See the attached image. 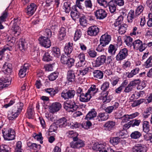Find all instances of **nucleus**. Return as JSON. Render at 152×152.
Here are the masks:
<instances>
[{"label": "nucleus", "instance_id": "1", "mask_svg": "<svg viewBox=\"0 0 152 152\" xmlns=\"http://www.w3.org/2000/svg\"><path fill=\"white\" fill-rule=\"evenodd\" d=\"M24 106L23 103L20 102L17 104L12 109L8 112V117L10 120L16 118L21 112Z\"/></svg>", "mask_w": 152, "mask_h": 152}, {"label": "nucleus", "instance_id": "2", "mask_svg": "<svg viewBox=\"0 0 152 152\" xmlns=\"http://www.w3.org/2000/svg\"><path fill=\"white\" fill-rule=\"evenodd\" d=\"M64 107L67 112L70 113L76 111L78 107L74 101H68L64 103Z\"/></svg>", "mask_w": 152, "mask_h": 152}, {"label": "nucleus", "instance_id": "3", "mask_svg": "<svg viewBox=\"0 0 152 152\" xmlns=\"http://www.w3.org/2000/svg\"><path fill=\"white\" fill-rule=\"evenodd\" d=\"M3 137L4 140H11L15 139V133L14 130L12 128H9L4 131H2Z\"/></svg>", "mask_w": 152, "mask_h": 152}, {"label": "nucleus", "instance_id": "4", "mask_svg": "<svg viewBox=\"0 0 152 152\" xmlns=\"http://www.w3.org/2000/svg\"><path fill=\"white\" fill-rule=\"evenodd\" d=\"M84 142L80 139H78L77 137L73 138V141L70 143V145L71 148H79L84 146Z\"/></svg>", "mask_w": 152, "mask_h": 152}, {"label": "nucleus", "instance_id": "5", "mask_svg": "<svg viewBox=\"0 0 152 152\" xmlns=\"http://www.w3.org/2000/svg\"><path fill=\"white\" fill-rule=\"evenodd\" d=\"M129 55L128 50L126 48L121 49L116 55L115 58L118 61H121L125 59Z\"/></svg>", "mask_w": 152, "mask_h": 152}, {"label": "nucleus", "instance_id": "6", "mask_svg": "<svg viewBox=\"0 0 152 152\" xmlns=\"http://www.w3.org/2000/svg\"><path fill=\"white\" fill-rule=\"evenodd\" d=\"M134 48L136 50H139L140 52L144 50L147 47V45L145 43H142V41L139 39L136 40L132 43Z\"/></svg>", "mask_w": 152, "mask_h": 152}, {"label": "nucleus", "instance_id": "7", "mask_svg": "<svg viewBox=\"0 0 152 152\" xmlns=\"http://www.w3.org/2000/svg\"><path fill=\"white\" fill-rule=\"evenodd\" d=\"M75 94L74 90L63 91L61 93V97L64 99H68L73 98Z\"/></svg>", "mask_w": 152, "mask_h": 152}, {"label": "nucleus", "instance_id": "8", "mask_svg": "<svg viewBox=\"0 0 152 152\" xmlns=\"http://www.w3.org/2000/svg\"><path fill=\"white\" fill-rule=\"evenodd\" d=\"M111 40V37L107 34L102 35L100 39V42L101 45L104 47L108 45Z\"/></svg>", "mask_w": 152, "mask_h": 152}, {"label": "nucleus", "instance_id": "9", "mask_svg": "<svg viewBox=\"0 0 152 152\" xmlns=\"http://www.w3.org/2000/svg\"><path fill=\"white\" fill-rule=\"evenodd\" d=\"M106 57L102 55L99 56L94 61L93 63L94 66L98 67L103 65L106 61Z\"/></svg>", "mask_w": 152, "mask_h": 152}, {"label": "nucleus", "instance_id": "10", "mask_svg": "<svg viewBox=\"0 0 152 152\" xmlns=\"http://www.w3.org/2000/svg\"><path fill=\"white\" fill-rule=\"evenodd\" d=\"M94 14L96 19L99 20L104 19L107 15V13L105 10L102 9L97 10L94 11Z\"/></svg>", "mask_w": 152, "mask_h": 152}, {"label": "nucleus", "instance_id": "11", "mask_svg": "<svg viewBox=\"0 0 152 152\" xmlns=\"http://www.w3.org/2000/svg\"><path fill=\"white\" fill-rule=\"evenodd\" d=\"M61 104L59 102H55L53 103L49 107V112L51 113H54L58 111L61 108Z\"/></svg>", "mask_w": 152, "mask_h": 152}, {"label": "nucleus", "instance_id": "12", "mask_svg": "<svg viewBox=\"0 0 152 152\" xmlns=\"http://www.w3.org/2000/svg\"><path fill=\"white\" fill-rule=\"evenodd\" d=\"M11 79L10 77H5L0 79V89L8 87L11 84Z\"/></svg>", "mask_w": 152, "mask_h": 152}, {"label": "nucleus", "instance_id": "13", "mask_svg": "<svg viewBox=\"0 0 152 152\" xmlns=\"http://www.w3.org/2000/svg\"><path fill=\"white\" fill-rule=\"evenodd\" d=\"M37 6L34 3H32L28 6L26 9V12L27 14L29 16H32L36 11Z\"/></svg>", "mask_w": 152, "mask_h": 152}, {"label": "nucleus", "instance_id": "14", "mask_svg": "<svg viewBox=\"0 0 152 152\" xmlns=\"http://www.w3.org/2000/svg\"><path fill=\"white\" fill-rule=\"evenodd\" d=\"M99 32V28L95 26L89 27L87 31L88 35L91 36H94L97 35Z\"/></svg>", "mask_w": 152, "mask_h": 152}, {"label": "nucleus", "instance_id": "15", "mask_svg": "<svg viewBox=\"0 0 152 152\" xmlns=\"http://www.w3.org/2000/svg\"><path fill=\"white\" fill-rule=\"evenodd\" d=\"M39 43L42 46L48 48L50 47L51 42L49 38L41 36L39 39Z\"/></svg>", "mask_w": 152, "mask_h": 152}, {"label": "nucleus", "instance_id": "16", "mask_svg": "<svg viewBox=\"0 0 152 152\" xmlns=\"http://www.w3.org/2000/svg\"><path fill=\"white\" fill-rule=\"evenodd\" d=\"M20 18H15L11 22V23L13 24L12 29L15 33H17L19 29V25L20 23Z\"/></svg>", "mask_w": 152, "mask_h": 152}, {"label": "nucleus", "instance_id": "17", "mask_svg": "<svg viewBox=\"0 0 152 152\" xmlns=\"http://www.w3.org/2000/svg\"><path fill=\"white\" fill-rule=\"evenodd\" d=\"M133 152H146L147 148L145 146L142 144H138L132 148Z\"/></svg>", "mask_w": 152, "mask_h": 152}, {"label": "nucleus", "instance_id": "18", "mask_svg": "<svg viewBox=\"0 0 152 152\" xmlns=\"http://www.w3.org/2000/svg\"><path fill=\"white\" fill-rule=\"evenodd\" d=\"M30 65L28 64H25L19 71V75L20 77H24L26 75V71L29 69Z\"/></svg>", "mask_w": 152, "mask_h": 152}, {"label": "nucleus", "instance_id": "19", "mask_svg": "<svg viewBox=\"0 0 152 152\" xmlns=\"http://www.w3.org/2000/svg\"><path fill=\"white\" fill-rule=\"evenodd\" d=\"M109 118V115L105 113H99L96 119V121H101L107 120Z\"/></svg>", "mask_w": 152, "mask_h": 152}, {"label": "nucleus", "instance_id": "20", "mask_svg": "<svg viewBox=\"0 0 152 152\" xmlns=\"http://www.w3.org/2000/svg\"><path fill=\"white\" fill-rule=\"evenodd\" d=\"M75 70L73 69H70L67 72V78L69 81L73 82L75 80Z\"/></svg>", "mask_w": 152, "mask_h": 152}, {"label": "nucleus", "instance_id": "21", "mask_svg": "<svg viewBox=\"0 0 152 152\" xmlns=\"http://www.w3.org/2000/svg\"><path fill=\"white\" fill-rule=\"evenodd\" d=\"M115 125V122L110 121H107L104 124L103 126L105 130L110 131L113 129Z\"/></svg>", "mask_w": 152, "mask_h": 152}, {"label": "nucleus", "instance_id": "22", "mask_svg": "<svg viewBox=\"0 0 152 152\" xmlns=\"http://www.w3.org/2000/svg\"><path fill=\"white\" fill-rule=\"evenodd\" d=\"M8 16V10L6 9L2 13L1 16L0 17V29H2L4 28V26L1 23L5 21Z\"/></svg>", "mask_w": 152, "mask_h": 152}, {"label": "nucleus", "instance_id": "23", "mask_svg": "<svg viewBox=\"0 0 152 152\" xmlns=\"http://www.w3.org/2000/svg\"><path fill=\"white\" fill-rule=\"evenodd\" d=\"M27 43L25 42L24 39H20L18 44V48H19L20 50L23 52L26 48Z\"/></svg>", "mask_w": 152, "mask_h": 152}, {"label": "nucleus", "instance_id": "24", "mask_svg": "<svg viewBox=\"0 0 152 152\" xmlns=\"http://www.w3.org/2000/svg\"><path fill=\"white\" fill-rule=\"evenodd\" d=\"M2 69L5 73L9 74L11 72L12 70V65L11 64L5 62L3 65Z\"/></svg>", "mask_w": 152, "mask_h": 152}, {"label": "nucleus", "instance_id": "25", "mask_svg": "<svg viewBox=\"0 0 152 152\" xmlns=\"http://www.w3.org/2000/svg\"><path fill=\"white\" fill-rule=\"evenodd\" d=\"M92 97V96L87 91H86L79 100L81 102H87L90 100Z\"/></svg>", "mask_w": 152, "mask_h": 152}, {"label": "nucleus", "instance_id": "26", "mask_svg": "<svg viewBox=\"0 0 152 152\" xmlns=\"http://www.w3.org/2000/svg\"><path fill=\"white\" fill-rule=\"evenodd\" d=\"M56 123V124L60 128L64 127L67 125L69 126V125L67 124L66 119L65 118L60 119L57 121Z\"/></svg>", "mask_w": 152, "mask_h": 152}, {"label": "nucleus", "instance_id": "27", "mask_svg": "<svg viewBox=\"0 0 152 152\" xmlns=\"http://www.w3.org/2000/svg\"><path fill=\"white\" fill-rule=\"evenodd\" d=\"M72 45L73 44L70 42L66 44L64 47V51L66 55H69L72 53L73 50Z\"/></svg>", "mask_w": 152, "mask_h": 152}, {"label": "nucleus", "instance_id": "28", "mask_svg": "<svg viewBox=\"0 0 152 152\" xmlns=\"http://www.w3.org/2000/svg\"><path fill=\"white\" fill-rule=\"evenodd\" d=\"M97 113L94 109H92L86 115V118L87 120H90L93 119L96 116Z\"/></svg>", "mask_w": 152, "mask_h": 152}, {"label": "nucleus", "instance_id": "29", "mask_svg": "<svg viewBox=\"0 0 152 152\" xmlns=\"http://www.w3.org/2000/svg\"><path fill=\"white\" fill-rule=\"evenodd\" d=\"M70 127L72 129H76L80 128L87 129V126L85 124H80L76 122H72L70 124Z\"/></svg>", "mask_w": 152, "mask_h": 152}, {"label": "nucleus", "instance_id": "30", "mask_svg": "<svg viewBox=\"0 0 152 152\" xmlns=\"http://www.w3.org/2000/svg\"><path fill=\"white\" fill-rule=\"evenodd\" d=\"M136 83L134 81L131 82L128 85L125 87L124 90V92L126 93H128L132 91L133 89V88L134 86H135Z\"/></svg>", "mask_w": 152, "mask_h": 152}, {"label": "nucleus", "instance_id": "31", "mask_svg": "<svg viewBox=\"0 0 152 152\" xmlns=\"http://www.w3.org/2000/svg\"><path fill=\"white\" fill-rule=\"evenodd\" d=\"M98 88L97 86L93 85L91 86L87 91L92 96L98 92Z\"/></svg>", "mask_w": 152, "mask_h": 152}, {"label": "nucleus", "instance_id": "32", "mask_svg": "<svg viewBox=\"0 0 152 152\" xmlns=\"http://www.w3.org/2000/svg\"><path fill=\"white\" fill-rule=\"evenodd\" d=\"M107 146L103 144H97L96 145H94L93 146V148L96 150H98L99 152H104L106 149Z\"/></svg>", "mask_w": 152, "mask_h": 152}, {"label": "nucleus", "instance_id": "33", "mask_svg": "<svg viewBox=\"0 0 152 152\" xmlns=\"http://www.w3.org/2000/svg\"><path fill=\"white\" fill-rule=\"evenodd\" d=\"M116 4L114 3V0H111L108 3L110 11L111 13L114 12L116 10Z\"/></svg>", "mask_w": 152, "mask_h": 152}, {"label": "nucleus", "instance_id": "34", "mask_svg": "<svg viewBox=\"0 0 152 152\" xmlns=\"http://www.w3.org/2000/svg\"><path fill=\"white\" fill-rule=\"evenodd\" d=\"M127 27V25L126 24L124 23V24L119 25L117 27H115L116 28L115 29H118L119 34H124L126 32V28Z\"/></svg>", "mask_w": 152, "mask_h": 152}, {"label": "nucleus", "instance_id": "35", "mask_svg": "<svg viewBox=\"0 0 152 152\" xmlns=\"http://www.w3.org/2000/svg\"><path fill=\"white\" fill-rule=\"evenodd\" d=\"M140 69L139 68L137 67L132 70L130 72H126V75L128 78H130L138 73Z\"/></svg>", "mask_w": 152, "mask_h": 152}, {"label": "nucleus", "instance_id": "36", "mask_svg": "<svg viewBox=\"0 0 152 152\" xmlns=\"http://www.w3.org/2000/svg\"><path fill=\"white\" fill-rule=\"evenodd\" d=\"M66 29L65 28L62 27L60 29L58 38L60 40L64 39L66 35Z\"/></svg>", "mask_w": 152, "mask_h": 152}, {"label": "nucleus", "instance_id": "37", "mask_svg": "<svg viewBox=\"0 0 152 152\" xmlns=\"http://www.w3.org/2000/svg\"><path fill=\"white\" fill-rule=\"evenodd\" d=\"M94 77L97 79H102L103 77V72L99 70H96L94 71L93 72Z\"/></svg>", "mask_w": 152, "mask_h": 152}, {"label": "nucleus", "instance_id": "38", "mask_svg": "<svg viewBox=\"0 0 152 152\" xmlns=\"http://www.w3.org/2000/svg\"><path fill=\"white\" fill-rule=\"evenodd\" d=\"M71 3L69 2H66L64 4L63 7V11L68 13L71 10Z\"/></svg>", "mask_w": 152, "mask_h": 152}, {"label": "nucleus", "instance_id": "39", "mask_svg": "<svg viewBox=\"0 0 152 152\" xmlns=\"http://www.w3.org/2000/svg\"><path fill=\"white\" fill-rule=\"evenodd\" d=\"M51 53L54 56L58 58L61 55L60 50L57 47H53L52 49Z\"/></svg>", "mask_w": 152, "mask_h": 152}, {"label": "nucleus", "instance_id": "40", "mask_svg": "<svg viewBox=\"0 0 152 152\" xmlns=\"http://www.w3.org/2000/svg\"><path fill=\"white\" fill-rule=\"evenodd\" d=\"M123 19L124 16L123 15H120L118 16L114 23V26L117 27L119 25L124 24L123 23Z\"/></svg>", "mask_w": 152, "mask_h": 152}, {"label": "nucleus", "instance_id": "41", "mask_svg": "<svg viewBox=\"0 0 152 152\" xmlns=\"http://www.w3.org/2000/svg\"><path fill=\"white\" fill-rule=\"evenodd\" d=\"M136 15H135L134 11L133 10H131L128 13L127 16V20L129 23H132L133 19L135 18Z\"/></svg>", "mask_w": 152, "mask_h": 152}, {"label": "nucleus", "instance_id": "42", "mask_svg": "<svg viewBox=\"0 0 152 152\" xmlns=\"http://www.w3.org/2000/svg\"><path fill=\"white\" fill-rule=\"evenodd\" d=\"M143 131L147 134L150 130L149 122L147 121H144L142 122Z\"/></svg>", "mask_w": 152, "mask_h": 152}, {"label": "nucleus", "instance_id": "43", "mask_svg": "<svg viewBox=\"0 0 152 152\" xmlns=\"http://www.w3.org/2000/svg\"><path fill=\"white\" fill-rule=\"evenodd\" d=\"M43 36L42 37L48 38H50L53 35L52 31L48 28L45 29L43 31Z\"/></svg>", "mask_w": 152, "mask_h": 152}, {"label": "nucleus", "instance_id": "44", "mask_svg": "<svg viewBox=\"0 0 152 152\" xmlns=\"http://www.w3.org/2000/svg\"><path fill=\"white\" fill-rule=\"evenodd\" d=\"M44 91L46 92L49 94L52 97H53L58 93L57 90H54L53 88H47L44 89Z\"/></svg>", "mask_w": 152, "mask_h": 152}, {"label": "nucleus", "instance_id": "45", "mask_svg": "<svg viewBox=\"0 0 152 152\" xmlns=\"http://www.w3.org/2000/svg\"><path fill=\"white\" fill-rule=\"evenodd\" d=\"M110 83L106 81L103 83L102 85L101 89L102 91V93L103 94H104L106 91L109 88Z\"/></svg>", "mask_w": 152, "mask_h": 152}, {"label": "nucleus", "instance_id": "46", "mask_svg": "<svg viewBox=\"0 0 152 152\" xmlns=\"http://www.w3.org/2000/svg\"><path fill=\"white\" fill-rule=\"evenodd\" d=\"M88 56L91 58H94L96 57L97 55V53L93 49H89L87 50Z\"/></svg>", "mask_w": 152, "mask_h": 152}, {"label": "nucleus", "instance_id": "47", "mask_svg": "<svg viewBox=\"0 0 152 152\" xmlns=\"http://www.w3.org/2000/svg\"><path fill=\"white\" fill-rule=\"evenodd\" d=\"M28 146L30 149L36 150L37 149H40L41 145L39 144H37L35 143H32L30 142L27 143Z\"/></svg>", "mask_w": 152, "mask_h": 152}, {"label": "nucleus", "instance_id": "48", "mask_svg": "<svg viewBox=\"0 0 152 152\" xmlns=\"http://www.w3.org/2000/svg\"><path fill=\"white\" fill-rule=\"evenodd\" d=\"M117 49L115 46L112 44H110L108 48V52L112 55H115Z\"/></svg>", "mask_w": 152, "mask_h": 152}, {"label": "nucleus", "instance_id": "49", "mask_svg": "<svg viewBox=\"0 0 152 152\" xmlns=\"http://www.w3.org/2000/svg\"><path fill=\"white\" fill-rule=\"evenodd\" d=\"M144 66L146 68H149L152 66V56H151L149 57L145 62Z\"/></svg>", "mask_w": 152, "mask_h": 152}, {"label": "nucleus", "instance_id": "50", "mask_svg": "<svg viewBox=\"0 0 152 152\" xmlns=\"http://www.w3.org/2000/svg\"><path fill=\"white\" fill-rule=\"evenodd\" d=\"M141 136V133L138 131H135L133 132L130 135L131 137L134 139H138Z\"/></svg>", "mask_w": 152, "mask_h": 152}, {"label": "nucleus", "instance_id": "51", "mask_svg": "<svg viewBox=\"0 0 152 152\" xmlns=\"http://www.w3.org/2000/svg\"><path fill=\"white\" fill-rule=\"evenodd\" d=\"M82 35V32L81 30L78 29L76 30L74 38V40L76 41L79 39Z\"/></svg>", "mask_w": 152, "mask_h": 152}, {"label": "nucleus", "instance_id": "52", "mask_svg": "<svg viewBox=\"0 0 152 152\" xmlns=\"http://www.w3.org/2000/svg\"><path fill=\"white\" fill-rule=\"evenodd\" d=\"M80 25L83 27L86 26L87 25V21L86 17L84 16H82L79 20Z\"/></svg>", "mask_w": 152, "mask_h": 152}, {"label": "nucleus", "instance_id": "53", "mask_svg": "<svg viewBox=\"0 0 152 152\" xmlns=\"http://www.w3.org/2000/svg\"><path fill=\"white\" fill-rule=\"evenodd\" d=\"M11 148L7 145H4L0 147V152H10Z\"/></svg>", "mask_w": 152, "mask_h": 152}, {"label": "nucleus", "instance_id": "54", "mask_svg": "<svg viewBox=\"0 0 152 152\" xmlns=\"http://www.w3.org/2000/svg\"><path fill=\"white\" fill-rule=\"evenodd\" d=\"M132 38L130 36L126 37L124 38V42L126 45L130 47L132 46Z\"/></svg>", "mask_w": 152, "mask_h": 152}, {"label": "nucleus", "instance_id": "55", "mask_svg": "<svg viewBox=\"0 0 152 152\" xmlns=\"http://www.w3.org/2000/svg\"><path fill=\"white\" fill-rule=\"evenodd\" d=\"M86 92V89H84L81 88L79 87L76 91V94L79 97V99Z\"/></svg>", "mask_w": 152, "mask_h": 152}, {"label": "nucleus", "instance_id": "56", "mask_svg": "<svg viewBox=\"0 0 152 152\" xmlns=\"http://www.w3.org/2000/svg\"><path fill=\"white\" fill-rule=\"evenodd\" d=\"M91 68L90 67H86L83 69L79 71V75L82 76H83L86 74L88 72L91 71Z\"/></svg>", "mask_w": 152, "mask_h": 152}, {"label": "nucleus", "instance_id": "57", "mask_svg": "<svg viewBox=\"0 0 152 152\" xmlns=\"http://www.w3.org/2000/svg\"><path fill=\"white\" fill-rule=\"evenodd\" d=\"M71 16L74 20L79 18V14L78 12H75L72 10L70 13Z\"/></svg>", "mask_w": 152, "mask_h": 152}, {"label": "nucleus", "instance_id": "58", "mask_svg": "<svg viewBox=\"0 0 152 152\" xmlns=\"http://www.w3.org/2000/svg\"><path fill=\"white\" fill-rule=\"evenodd\" d=\"M120 78L117 76L112 77L110 79L111 84L113 86H115L119 80Z\"/></svg>", "mask_w": 152, "mask_h": 152}, {"label": "nucleus", "instance_id": "59", "mask_svg": "<svg viewBox=\"0 0 152 152\" xmlns=\"http://www.w3.org/2000/svg\"><path fill=\"white\" fill-rule=\"evenodd\" d=\"M119 142L120 138L119 137H113L110 140V142L114 145L118 144Z\"/></svg>", "mask_w": 152, "mask_h": 152}, {"label": "nucleus", "instance_id": "60", "mask_svg": "<svg viewBox=\"0 0 152 152\" xmlns=\"http://www.w3.org/2000/svg\"><path fill=\"white\" fill-rule=\"evenodd\" d=\"M74 62L75 60L74 58L69 57L65 65H66L69 68H70L74 65Z\"/></svg>", "mask_w": 152, "mask_h": 152}, {"label": "nucleus", "instance_id": "61", "mask_svg": "<svg viewBox=\"0 0 152 152\" xmlns=\"http://www.w3.org/2000/svg\"><path fill=\"white\" fill-rule=\"evenodd\" d=\"M52 60V57L48 52H46L43 56V60L44 61H48Z\"/></svg>", "mask_w": 152, "mask_h": 152}, {"label": "nucleus", "instance_id": "62", "mask_svg": "<svg viewBox=\"0 0 152 152\" xmlns=\"http://www.w3.org/2000/svg\"><path fill=\"white\" fill-rule=\"evenodd\" d=\"M58 73L56 72L52 73L49 75L48 78L49 80L53 81L55 80L58 77Z\"/></svg>", "mask_w": 152, "mask_h": 152}, {"label": "nucleus", "instance_id": "63", "mask_svg": "<svg viewBox=\"0 0 152 152\" xmlns=\"http://www.w3.org/2000/svg\"><path fill=\"white\" fill-rule=\"evenodd\" d=\"M27 113H28V117L29 119L32 118L34 116V110L31 108L28 109Z\"/></svg>", "mask_w": 152, "mask_h": 152}, {"label": "nucleus", "instance_id": "64", "mask_svg": "<svg viewBox=\"0 0 152 152\" xmlns=\"http://www.w3.org/2000/svg\"><path fill=\"white\" fill-rule=\"evenodd\" d=\"M151 109L148 108L142 114L143 118H148L151 114L150 111Z\"/></svg>", "mask_w": 152, "mask_h": 152}]
</instances>
